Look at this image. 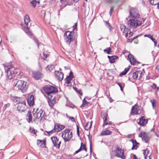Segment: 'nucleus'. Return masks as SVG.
<instances>
[{
  "instance_id": "1",
  "label": "nucleus",
  "mask_w": 159,
  "mask_h": 159,
  "mask_svg": "<svg viewBox=\"0 0 159 159\" xmlns=\"http://www.w3.org/2000/svg\"><path fill=\"white\" fill-rule=\"evenodd\" d=\"M75 33L73 31H66L64 35V40L67 44H70L75 38Z\"/></svg>"
},
{
  "instance_id": "2",
  "label": "nucleus",
  "mask_w": 159,
  "mask_h": 159,
  "mask_svg": "<svg viewBox=\"0 0 159 159\" xmlns=\"http://www.w3.org/2000/svg\"><path fill=\"white\" fill-rule=\"evenodd\" d=\"M43 89L48 96H49V95H54L58 91L56 87L50 85L45 86L43 88Z\"/></svg>"
},
{
  "instance_id": "3",
  "label": "nucleus",
  "mask_w": 159,
  "mask_h": 159,
  "mask_svg": "<svg viewBox=\"0 0 159 159\" xmlns=\"http://www.w3.org/2000/svg\"><path fill=\"white\" fill-rule=\"evenodd\" d=\"M62 137L65 142L69 141L73 136L72 132L69 129H66L61 132Z\"/></svg>"
},
{
  "instance_id": "4",
  "label": "nucleus",
  "mask_w": 159,
  "mask_h": 159,
  "mask_svg": "<svg viewBox=\"0 0 159 159\" xmlns=\"http://www.w3.org/2000/svg\"><path fill=\"white\" fill-rule=\"evenodd\" d=\"M24 21L26 27H23L25 31L29 35H32V33L29 30L30 27L28 26L29 24L30 23V20L29 16L26 14L24 16Z\"/></svg>"
},
{
  "instance_id": "5",
  "label": "nucleus",
  "mask_w": 159,
  "mask_h": 159,
  "mask_svg": "<svg viewBox=\"0 0 159 159\" xmlns=\"http://www.w3.org/2000/svg\"><path fill=\"white\" fill-rule=\"evenodd\" d=\"M142 24L141 21L134 19H130L128 22V25L130 29H134Z\"/></svg>"
},
{
  "instance_id": "6",
  "label": "nucleus",
  "mask_w": 159,
  "mask_h": 159,
  "mask_svg": "<svg viewBox=\"0 0 159 159\" xmlns=\"http://www.w3.org/2000/svg\"><path fill=\"white\" fill-rule=\"evenodd\" d=\"M26 84V82L24 81L19 80L16 82L15 86L20 90L22 93H24L27 89Z\"/></svg>"
},
{
  "instance_id": "7",
  "label": "nucleus",
  "mask_w": 159,
  "mask_h": 159,
  "mask_svg": "<svg viewBox=\"0 0 159 159\" xmlns=\"http://www.w3.org/2000/svg\"><path fill=\"white\" fill-rule=\"evenodd\" d=\"M45 114V112L41 109H37L35 112L34 110L33 115L35 118L39 119L41 118V119H42L44 117Z\"/></svg>"
},
{
  "instance_id": "8",
  "label": "nucleus",
  "mask_w": 159,
  "mask_h": 159,
  "mask_svg": "<svg viewBox=\"0 0 159 159\" xmlns=\"http://www.w3.org/2000/svg\"><path fill=\"white\" fill-rule=\"evenodd\" d=\"M120 29L121 31L122 32L123 35H124L126 38H130L132 36L133 34V33L129 31V32L128 29L126 28L125 25L121 26L120 27Z\"/></svg>"
},
{
  "instance_id": "9",
  "label": "nucleus",
  "mask_w": 159,
  "mask_h": 159,
  "mask_svg": "<svg viewBox=\"0 0 159 159\" xmlns=\"http://www.w3.org/2000/svg\"><path fill=\"white\" fill-rule=\"evenodd\" d=\"M139 137H141L142 140L147 143L150 139L148 134L144 131H141L139 135Z\"/></svg>"
},
{
  "instance_id": "10",
  "label": "nucleus",
  "mask_w": 159,
  "mask_h": 159,
  "mask_svg": "<svg viewBox=\"0 0 159 159\" xmlns=\"http://www.w3.org/2000/svg\"><path fill=\"white\" fill-rule=\"evenodd\" d=\"M13 68V66H10L8 67V68L7 72V76L8 78H11L12 77V75L14 74H17V72L15 70V71L13 70L12 68Z\"/></svg>"
},
{
  "instance_id": "11",
  "label": "nucleus",
  "mask_w": 159,
  "mask_h": 159,
  "mask_svg": "<svg viewBox=\"0 0 159 159\" xmlns=\"http://www.w3.org/2000/svg\"><path fill=\"white\" fill-rule=\"evenodd\" d=\"M51 140L54 146L59 149L61 143V141H59L58 139L55 136L52 137L51 138Z\"/></svg>"
},
{
  "instance_id": "12",
  "label": "nucleus",
  "mask_w": 159,
  "mask_h": 159,
  "mask_svg": "<svg viewBox=\"0 0 159 159\" xmlns=\"http://www.w3.org/2000/svg\"><path fill=\"white\" fill-rule=\"evenodd\" d=\"M54 95H49V96H48L49 99L48 103L51 107L53 106L57 101V100L56 99L55 97H53Z\"/></svg>"
},
{
  "instance_id": "13",
  "label": "nucleus",
  "mask_w": 159,
  "mask_h": 159,
  "mask_svg": "<svg viewBox=\"0 0 159 159\" xmlns=\"http://www.w3.org/2000/svg\"><path fill=\"white\" fill-rule=\"evenodd\" d=\"M115 155L118 157H120L123 159H125V156L124 155V152L122 151L121 149L119 147H117Z\"/></svg>"
},
{
  "instance_id": "14",
  "label": "nucleus",
  "mask_w": 159,
  "mask_h": 159,
  "mask_svg": "<svg viewBox=\"0 0 159 159\" xmlns=\"http://www.w3.org/2000/svg\"><path fill=\"white\" fill-rule=\"evenodd\" d=\"M131 16L134 18H137L139 17L138 10L136 9H132L129 11Z\"/></svg>"
},
{
  "instance_id": "15",
  "label": "nucleus",
  "mask_w": 159,
  "mask_h": 159,
  "mask_svg": "<svg viewBox=\"0 0 159 159\" xmlns=\"http://www.w3.org/2000/svg\"><path fill=\"white\" fill-rule=\"evenodd\" d=\"M13 102L16 104L18 103H21L22 104H25V102L24 99L22 98L17 97L14 96L12 97L11 98Z\"/></svg>"
},
{
  "instance_id": "16",
  "label": "nucleus",
  "mask_w": 159,
  "mask_h": 159,
  "mask_svg": "<svg viewBox=\"0 0 159 159\" xmlns=\"http://www.w3.org/2000/svg\"><path fill=\"white\" fill-rule=\"evenodd\" d=\"M73 78V73L71 71H70L69 75L66 77L65 80V85L67 86L70 85L71 84L70 81Z\"/></svg>"
},
{
  "instance_id": "17",
  "label": "nucleus",
  "mask_w": 159,
  "mask_h": 159,
  "mask_svg": "<svg viewBox=\"0 0 159 159\" xmlns=\"http://www.w3.org/2000/svg\"><path fill=\"white\" fill-rule=\"evenodd\" d=\"M27 102L28 105L30 106H33L34 104V97L33 95H29L28 96Z\"/></svg>"
},
{
  "instance_id": "18",
  "label": "nucleus",
  "mask_w": 159,
  "mask_h": 159,
  "mask_svg": "<svg viewBox=\"0 0 159 159\" xmlns=\"http://www.w3.org/2000/svg\"><path fill=\"white\" fill-rule=\"evenodd\" d=\"M142 74V73L141 71H136L133 73L132 76L134 80L137 79H140L141 77Z\"/></svg>"
},
{
  "instance_id": "19",
  "label": "nucleus",
  "mask_w": 159,
  "mask_h": 159,
  "mask_svg": "<svg viewBox=\"0 0 159 159\" xmlns=\"http://www.w3.org/2000/svg\"><path fill=\"white\" fill-rule=\"evenodd\" d=\"M65 128L64 125H61L58 124H55L54 129L56 132L61 131Z\"/></svg>"
},
{
  "instance_id": "20",
  "label": "nucleus",
  "mask_w": 159,
  "mask_h": 159,
  "mask_svg": "<svg viewBox=\"0 0 159 159\" xmlns=\"http://www.w3.org/2000/svg\"><path fill=\"white\" fill-rule=\"evenodd\" d=\"M55 75L56 79L59 80H61L63 78L64 74L61 72L56 71Z\"/></svg>"
},
{
  "instance_id": "21",
  "label": "nucleus",
  "mask_w": 159,
  "mask_h": 159,
  "mask_svg": "<svg viewBox=\"0 0 159 159\" xmlns=\"http://www.w3.org/2000/svg\"><path fill=\"white\" fill-rule=\"evenodd\" d=\"M25 104H22L21 103L18 105L17 107V109L19 112H22L25 110Z\"/></svg>"
},
{
  "instance_id": "22",
  "label": "nucleus",
  "mask_w": 159,
  "mask_h": 159,
  "mask_svg": "<svg viewBox=\"0 0 159 159\" xmlns=\"http://www.w3.org/2000/svg\"><path fill=\"white\" fill-rule=\"evenodd\" d=\"M143 155L145 159H151V153L150 152V151L147 149L143 151Z\"/></svg>"
},
{
  "instance_id": "23",
  "label": "nucleus",
  "mask_w": 159,
  "mask_h": 159,
  "mask_svg": "<svg viewBox=\"0 0 159 159\" xmlns=\"http://www.w3.org/2000/svg\"><path fill=\"white\" fill-rule=\"evenodd\" d=\"M131 114L132 115H135L139 114L138 109L136 104L133 106Z\"/></svg>"
},
{
  "instance_id": "24",
  "label": "nucleus",
  "mask_w": 159,
  "mask_h": 159,
  "mask_svg": "<svg viewBox=\"0 0 159 159\" xmlns=\"http://www.w3.org/2000/svg\"><path fill=\"white\" fill-rule=\"evenodd\" d=\"M128 58L129 59L131 64L133 65L136 64L137 62L134 58L133 55L131 54H129L128 56Z\"/></svg>"
},
{
  "instance_id": "25",
  "label": "nucleus",
  "mask_w": 159,
  "mask_h": 159,
  "mask_svg": "<svg viewBox=\"0 0 159 159\" xmlns=\"http://www.w3.org/2000/svg\"><path fill=\"white\" fill-rule=\"evenodd\" d=\"M33 75L34 78L38 80L42 78L43 76L42 74L39 72H36L33 73Z\"/></svg>"
},
{
  "instance_id": "26",
  "label": "nucleus",
  "mask_w": 159,
  "mask_h": 159,
  "mask_svg": "<svg viewBox=\"0 0 159 159\" xmlns=\"http://www.w3.org/2000/svg\"><path fill=\"white\" fill-rule=\"evenodd\" d=\"M26 119L29 123L32 121V116L31 113L30 111H28L26 116Z\"/></svg>"
},
{
  "instance_id": "27",
  "label": "nucleus",
  "mask_w": 159,
  "mask_h": 159,
  "mask_svg": "<svg viewBox=\"0 0 159 159\" xmlns=\"http://www.w3.org/2000/svg\"><path fill=\"white\" fill-rule=\"evenodd\" d=\"M148 121L147 120L144 118L143 116H142L140 119L139 122V124L143 126L145 125L147 123Z\"/></svg>"
},
{
  "instance_id": "28",
  "label": "nucleus",
  "mask_w": 159,
  "mask_h": 159,
  "mask_svg": "<svg viewBox=\"0 0 159 159\" xmlns=\"http://www.w3.org/2000/svg\"><path fill=\"white\" fill-rule=\"evenodd\" d=\"M112 132L107 129H104L103 130L101 133V135H107L111 134Z\"/></svg>"
},
{
  "instance_id": "29",
  "label": "nucleus",
  "mask_w": 159,
  "mask_h": 159,
  "mask_svg": "<svg viewBox=\"0 0 159 159\" xmlns=\"http://www.w3.org/2000/svg\"><path fill=\"white\" fill-rule=\"evenodd\" d=\"M144 36L148 37L150 38L154 43V46L155 47L157 45V40L153 38V36L152 35H151L150 34H145L144 35Z\"/></svg>"
},
{
  "instance_id": "30",
  "label": "nucleus",
  "mask_w": 159,
  "mask_h": 159,
  "mask_svg": "<svg viewBox=\"0 0 159 159\" xmlns=\"http://www.w3.org/2000/svg\"><path fill=\"white\" fill-rule=\"evenodd\" d=\"M40 2L39 0H32V1L30 2L32 5L35 7L37 5H39Z\"/></svg>"
},
{
  "instance_id": "31",
  "label": "nucleus",
  "mask_w": 159,
  "mask_h": 159,
  "mask_svg": "<svg viewBox=\"0 0 159 159\" xmlns=\"http://www.w3.org/2000/svg\"><path fill=\"white\" fill-rule=\"evenodd\" d=\"M108 57L111 63L114 62L115 61V60L118 58V57L116 56H114L111 57L108 56Z\"/></svg>"
},
{
  "instance_id": "32",
  "label": "nucleus",
  "mask_w": 159,
  "mask_h": 159,
  "mask_svg": "<svg viewBox=\"0 0 159 159\" xmlns=\"http://www.w3.org/2000/svg\"><path fill=\"white\" fill-rule=\"evenodd\" d=\"M92 123L91 122H88L84 126V128L85 130H88L90 129L91 127Z\"/></svg>"
},
{
  "instance_id": "33",
  "label": "nucleus",
  "mask_w": 159,
  "mask_h": 159,
  "mask_svg": "<svg viewBox=\"0 0 159 159\" xmlns=\"http://www.w3.org/2000/svg\"><path fill=\"white\" fill-rule=\"evenodd\" d=\"M37 144L41 147H43L45 145V143L43 141L38 140L37 142Z\"/></svg>"
},
{
  "instance_id": "34",
  "label": "nucleus",
  "mask_w": 159,
  "mask_h": 159,
  "mask_svg": "<svg viewBox=\"0 0 159 159\" xmlns=\"http://www.w3.org/2000/svg\"><path fill=\"white\" fill-rule=\"evenodd\" d=\"M54 68V66L53 65H48L46 68V70L49 71H50L51 70H53Z\"/></svg>"
},
{
  "instance_id": "35",
  "label": "nucleus",
  "mask_w": 159,
  "mask_h": 159,
  "mask_svg": "<svg viewBox=\"0 0 159 159\" xmlns=\"http://www.w3.org/2000/svg\"><path fill=\"white\" fill-rule=\"evenodd\" d=\"M150 2L151 4L156 5L159 3V0H150Z\"/></svg>"
},
{
  "instance_id": "36",
  "label": "nucleus",
  "mask_w": 159,
  "mask_h": 159,
  "mask_svg": "<svg viewBox=\"0 0 159 159\" xmlns=\"http://www.w3.org/2000/svg\"><path fill=\"white\" fill-rule=\"evenodd\" d=\"M107 116V114H105V115L104 116V117L103 118V121H104V124L103 125V126H104V125H107L108 124L110 125L111 124L110 122L108 123L107 122V119L106 117V116Z\"/></svg>"
},
{
  "instance_id": "37",
  "label": "nucleus",
  "mask_w": 159,
  "mask_h": 159,
  "mask_svg": "<svg viewBox=\"0 0 159 159\" xmlns=\"http://www.w3.org/2000/svg\"><path fill=\"white\" fill-rule=\"evenodd\" d=\"M133 143V147L132 148V149L133 150L134 149H136L135 147H136L137 144H138V143L135 140H132Z\"/></svg>"
},
{
  "instance_id": "38",
  "label": "nucleus",
  "mask_w": 159,
  "mask_h": 159,
  "mask_svg": "<svg viewBox=\"0 0 159 159\" xmlns=\"http://www.w3.org/2000/svg\"><path fill=\"white\" fill-rule=\"evenodd\" d=\"M129 69L126 68L124 70L122 71L119 75L120 76L122 75H124L126 74L128 71H129Z\"/></svg>"
},
{
  "instance_id": "39",
  "label": "nucleus",
  "mask_w": 159,
  "mask_h": 159,
  "mask_svg": "<svg viewBox=\"0 0 159 159\" xmlns=\"http://www.w3.org/2000/svg\"><path fill=\"white\" fill-rule=\"evenodd\" d=\"M152 89L155 90L157 92L158 91L159 87H157L156 85L155 84L153 83L152 84Z\"/></svg>"
},
{
  "instance_id": "40",
  "label": "nucleus",
  "mask_w": 159,
  "mask_h": 159,
  "mask_svg": "<svg viewBox=\"0 0 159 159\" xmlns=\"http://www.w3.org/2000/svg\"><path fill=\"white\" fill-rule=\"evenodd\" d=\"M150 102L152 103L153 107V108H155L156 106V100L155 99H152L151 100Z\"/></svg>"
},
{
  "instance_id": "41",
  "label": "nucleus",
  "mask_w": 159,
  "mask_h": 159,
  "mask_svg": "<svg viewBox=\"0 0 159 159\" xmlns=\"http://www.w3.org/2000/svg\"><path fill=\"white\" fill-rule=\"evenodd\" d=\"M81 147L82 148L83 150H84L86 152L87 151V149L86 148V146L85 144H84L83 143H81Z\"/></svg>"
},
{
  "instance_id": "42",
  "label": "nucleus",
  "mask_w": 159,
  "mask_h": 159,
  "mask_svg": "<svg viewBox=\"0 0 159 159\" xmlns=\"http://www.w3.org/2000/svg\"><path fill=\"white\" fill-rule=\"evenodd\" d=\"M104 52L107 53L108 54H109L111 52V48H108L106 49H104Z\"/></svg>"
},
{
  "instance_id": "43",
  "label": "nucleus",
  "mask_w": 159,
  "mask_h": 159,
  "mask_svg": "<svg viewBox=\"0 0 159 159\" xmlns=\"http://www.w3.org/2000/svg\"><path fill=\"white\" fill-rule=\"evenodd\" d=\"M120 1V0H110L109 2L113 3H117Z\"/></svg>"
},
{
  "instance_id": "44",
  "label": "nucleus",
  "mask_w": 159,
  "mask_h": 159,
  "mask_svg": "<svg viewBox=\"0 0 159 159\" xmlns=\"http://www.w3.org/2000/svg\"><path fill=\"white\" fill-rule=\"evenodd\" d=\"M87 103V101L85 100V99L84 98L83 100V104L80 107H83Z\"/></svg>"
},
{
  "instance_id": "45",
  "label": "nucleus",
  "mask_w": 159,
  "mask_h": 159,
  "mask_svg": "<svg viewBox=\"0 0 159 159\" xmlns=\"http://www.w3.org/2000/svg\"><path fill=\"white\" fill-rule=\"evenodd\" d=\"M82 150H83L82 149L81 147H80V148L78 150H77V151H76L74 153V155H75L76 154H77V153H78L79 152H80Z\"/></svg>"
},
{
  "instance_id": "46",
  "label": "nucleus",
  "mask_w": 159,
  "mask_h": 159,
  "mask_svg": "<svg viewBox=\"0 0 159 159\" xmlns=\"http://www.w3.org/2000/svg\"><path fill=\"white\" fill-rule=\"evenodd\" d=\"M67 117L69 119L72 121L75 122V120L74 118L72 117L68 116H67Z\"/></svg>"
},
{
  "instance_id": "47",
  "label": "nucleus",
  "mask_w": 159,
  "mask_h": 159,
  "mask_svg": "<svg viewBox=\"0 0 159 159\" xmlns=\"http://www.w3.org/2000/svg\"><path fill=\"white\" fill-rule=\"evenodd\" d=\"M114 7H111L110 9V12H109V14L110 16H111L114 11Z\"/></svg>"
},
{
  "instance_id": "48",
  "label": "nucleus",
  "mask_w": 159,
  "mask_h": 159,
  "mask_svg": "<svg viewBox=\"0 0 159 159\" xmlns=\"http://www.w3.org/2000/svg\"><path fill=\"white\" fill-rule=\"evenodd\" d=\"M55 131L54 129L51 131H46L47 133L48 134H52V133H53L55 132Z\"/></svg>"
},
{
  "instance_id": "49",
  "label": "nucleus",
  "mask_w": 159,
  "mask_h": 159,
  "mask_svg": "<svg viewBox=\"0 0 159 159\" xmlns=\"http://www.w3.org/2000/svg\"><path fill=\"white\" fill-rule=\"evenodd\" d=\"M116 83L120 87V89L121 91H123V88L121 86V84L120 83Z\"/></svg>"
},
{
  "instance_id": "50",
  "label": "nucleus",
  "mask_w": 159,
  "mask_h": 159,
  "mask_svg": "<svg viewBox=\"0 0 159 159\" xmlns=\"http://www.w3.org/2000/svg\"><path fill=\"white\" fill-rule=\"evenodd\" d=\"M106 26L107 27L109 28V29L111 31V28L110 25V24L108 23H107V22H106Z\"/></svg>"
},
{
  "instance_id": "51",
  "label": "nucleus",
  "mask_w": 159,
  "mask_h": 159,
  "mask_svg": "<svg viewBox=\"0 0 159 159\" xmlns=\"http://www.w3.org/2000/svg\"><path fill=\"white\" fill-rule=\"evenodd\" d=\"M48 56H49V55L45 54H43V58L44 60H46V59L47 58Z\"/></svg>"
},
{
  "instance_id": "52",
  "label": "nucleus",
  "mask_w": 159,
  "mask_h": 159,
  "mask_svg": "<svg viewBox=\"0 0 159 159\" xmlns=\"http://www.w3.org/2000/svg\"><path fill=\"white\" fill-rule=\"evenodd\" d=\"M77 134L78 136H80V134H79V128L78 126H77Z\"/></svg>"
},
{
  "instance_id": "53",
  "label": "nucleus",
  "mask_w": 159,
  "mask_h": 159,
  "mask_svg": "<svg viewBox=\"0 0 159 159\" xmlns=\"http://www.w3.org/2000/svg\"><path fill=\"white\" fill-rule=\"evenodd\" d=\"M77 23H75V25L73 26V30H75L77 27Z\"/></svg>"
},
{
  "instance_id": "54",
  "label": "nucleus",
  "mask_w": 159,
  "mask_h": 159,
  "mask_svg": "<svg viewBox=\"0 0 159 159\" xmlns=\"http://www.w3.org/2000/svg\"><path fill=\"white\" fill-rule=\"evenodd\" d=\"M34 39L35 41L37 43V44L38 46V47L39 48V43L38 40H37L35 39V38H34Z\"/></svg>"
},
{
  "instance_id": "55",
  "label": "nucleus",
  "mask_w": 159,
  "mask_h": 159,
  "mask_svg": "<svg viewBox=\"0 0 159 159\" xmlns=\"http://www.w3.org/2000/svg\"><path fill=\"white\" fill-rule=\"evenodd\" d=\"M32 133H33L34 134H35L36 133L35 130L34 129H32Z\"/></svg>"
},
{
  "instance_id": "56",
  "label": "nucleus",
  "mask_w": 159,
  "mask_h": 159,
  "mask_svg": "<svg viewBox=\"0 0 159 159\" xmlns=\"http://www.w3.org/2000/svg\"><path fill=\"white\" fill-rule=\"evenodd\" d=\"M133 158H134V159H137L136 158V155H134V154L133 155Z\"/></svg>"
},
{
  "instance_id": "57",
  "label": "nucleus",
  "mask_w": 159,
  "mask_h": 159,
  "mask_svg": "<svg viewBox=\"0 0 159 159\" xmlns=\"http://www.w3.org/2000/svg\"><path fill=\"white\" fill-rule=\"evenodd\" d=\"M65 68V69H69V67H64Z\"/></svg>"
},
{
  "instance_id": "58",
  "label": "nucleus",
  "mask_w": 159,
  "mask_h": 159,
  "mask_svg": "<svg viewBox=\"0 0 159 159\" xmlns=\"http://www.w3.org/2000/svg\"><path fill=\"white\" fill-rule=\"evenodd\" d=\"M90 151L91 152V151H92V149H91V145H90Z\"/></svg>"
},
{
  "instance_id": "59",
  "label": "nucleus",
  "mask_w": 159,
  "mask_h": 159,
  "mask_svg": "<svg viewBox=\"0 0 159 159\" xmlns=\"http://www.w3.org/2000/svg\"><path fill=\"white\" fill-rule=\"evenodd\" d=\"M156 135L157 137H159V136H158V135L157 133H156Z\"/></svg>"
},
{
  "instance_id": "60",
  "label": "nucleus",
  "mask_w": 159,
  "mask_h": 159,
  "mask_svg": "<svg viewBox=\"0 0 159 159\" xmlns=\"http://www.w3.org/2000/svg\"><path fill=\"white\" fill-rule=\"evenodd\" d=\"M154 129H153V128H152V129H151V131H154Z\"/></svg>"
},
{
  "instance_id": "61",
  "label": "nucleus",
  "mask_w": 159,
  "mask_h": 159,
  "mask_svg": "<svg viewBox=\"0 0 159 159\" xmlns=\"http://www.w3.org/2000/svg\"><path fill=\"white\" fill-rule=\"evenodd\" d=\"M64 0H60L61 1V2H62L63 1H64Z\"/></svg>"
},
{
  "instance_id": "62",
  "label": "nucleus",
  "mask_w": 159,
  "mask_h": 159,
  "mask_svg": "<svg viewBox=\"0 0 159 159\" xmlns=\"http://www.w3.org/2000/svg\"><path fill=\"white\" fill-rule=\"evenodd\" d=\"M136 38V37H134V39H135Z\"/></svg>"
}]
</instances>
